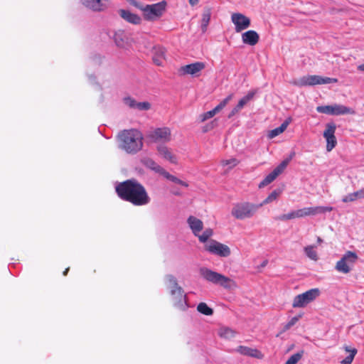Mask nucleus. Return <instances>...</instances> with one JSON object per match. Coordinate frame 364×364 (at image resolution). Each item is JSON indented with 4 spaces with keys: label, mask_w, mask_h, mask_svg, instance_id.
I'll return each instance as SVG.
<instances>
[{
    "label": "nucleus",
    "mask_w": 364,
    "mask_h": 364,
    "mask_svg": "<svg viewBox=\"0 0 364 364\" xmlns=\"http://www.w3.org/2000/svg\"><path fill=\"white\" fill-rule=\"evenodd\" d=\"M115 191L122 200L136 206L146 205L151 201L145 187L134 178L119 183Z\"/></svg>",
    "instance_id": "nucleus-1"
},
{
    "label": "nucleus",
    "mask_w": 364,
    "mask_h": 364,
    "mask_svg": "<svg viewBox=\"0 0 364 364\" xmlns=\"http://www.w3.org/2000/svg\"><path fill=\"white\" fill-rule=\"evenodd\" d=\"M118 137L121 148L128 154H136L143 147V135L137 129H124Z\"/></svg>",
    "instance_id": "nucleus-2"
},
{
    "label": "nucleus",
    "mask_w": 364,
    "mask_h": 364,
    "mask_svg": "<svg viewBox=\"0 0 364 364\" xmlns=\"http://www.w3.org/2000/svg\"><path fill=\"white\" fill-rule=\"evenodd\" d=\"M199 272L200 276L207 282L220 285L224 289H234L237 287L235 280L207 267H201Z\"/></svg>",
    "instance_id": "nucleus-3"
},
{
    "label": "nucleus",
    "mask_w": 364,
    "mask_h": 364,
    "mask_svg": "<svg viewBox=\"0 0 364 364\" xmlns=\"http://www.w3.org/2000/svg\"><path fill=\"white\" fill-rule=\"evenodd\" d=\"M167 3L161 1L156 4L144 5L141 10L143 17L145 20L154 21L160 18L165 13Z\"/></svg>",
    "instance_id": "nucleus-4"
},
{
    "label": "nucleus",
    "mask_w": 364,
    "mask_h": 364,
    "mask_svg": "<svg viewBox=\"0 0 364 364\" xmlns=\"http://www.w3.org/2000/svg\"><path fill=\"white\" fill-rule=\"evenodd\" d=\"M187 223L193 235L198 237L200 242L204 243L207 242L213 235V231L211 228L205 229L203 234L200 235V232L203 229V223L195 216H189L187 219Z\"/></svg>",
    "instance_id": "nucleus-5"
},
{
    "label": "nucleus",
    "mask_w": 364,
    "mask_h": 364,
    "mask_svg": "<svg viewBox=\"0 0 364 364\" xmlns=\"http://www.w3.org/2000/svg\"><path fill=\"white\" fill-rule=\"evenodd\" d=\"M338 82L336 78L328 77H321L319 75H306L302 77L294 80L291 84L298 87L313 86L316 85H323L329 83H336Z\"/></svg>",
    "instance_id": "nucleus-6"
},
{
    "label": "nucleus",
    "mask_w": 364,
    "mask_h": 364,
    "mask_svg": "<svg viewBox=\"0 0 364 364\" xmlns=\"http://www.w3.org/2000/svg\"><path fill=\"white\" fill-rule=\"evenodd\" d=\"M259 208L258 205L248 202L239 203L234 205L231 213L236 219L243 220L252 217Z\"/></svg>",
    "instance_id": "nucleus-7"
},
{
    "label": "nucleus",
    "mask_w": 364,
    "mask_h": 364,
    "mask_svg": "<svg viewBox=\"0 0 364 364\" xmlns=\"http://www.w3.org/2000/svg\"><path fill=\"white\" fill-rule=\"evenodd\" d=\"M320 295V290L318 288L311 289L302 294L296 295L293 300L294 308H303L309 303L314 301Z\"/></svg>",
    "instance_id": "nucleus-8"
},
{
    "label": "nucleus",
    "mask_w": 364,
    "mask_h": 364,
    "mask_svg": "<svg viewBox=\"0 0 364 364\" xmlns=\"http://www.w3.org/2000/svg\"><path fill=\"white\" fill-rule=\"evenodd\" d=\"M357 259L358 256L355 252L348 251L341 259L336 262L335 268L338 272L348 274Z\"/></svg>",
    "instance_id": "nucleus-9"
},
{
    "label": "nucleus",
    "mask_w": 364,
    "mask_h": 364,
    "mask_svg": "<svg viewBox=\"0 0 364 364\" xmlns=\"http://www.w3.org/2000/svg\"><path fill=\"white\" fill-rule=\"evenodd\" d=\"M316 111L319 113H323L326 114L331 115H343L348 114H353L354 111L342 105H325V106H318L316 107Z\"/></svg>",
    "instance_id": "nucleus-10"
},
{
    "label": "nucleus",
    "mask_w": 364,
    "mask_h": 364,
    "mask_svg": "<svg viewBox=\"0 0 364 364\" xmlns=\"http://www.w3.org/2000/svg\"><path fill=\"white\" fill-rule=\"evenodd\" d=\"M205 250L221 257H227L231 253L230 249L228 245L214 240H212L208 244L205 245Z\"/></svg>",
    "instance_id": "nucleus-11"
},
{
    "label": "nucleus",
    "mask_w": 364,
    "mask_h": 364,
    "mask_svg": "<svg viewBox=\"0 0 364 364\" xmlns=\"http://www.w3.org/2000/svg\"><path fill=\"white\" fill-rule=\"evenodd\" d=\"M231 21L237 33L248 28L251 24L250 18L241 13H233L231 15Z\"/></svg>",
    "instance_id": "nucleus-12"
},
{
    "label": "nucleus",
    "mask_w": 364,
    "mask_h": 364,
    "mask_svg": "<svg viewBox=\"0 0 364 364\" xmlns=\"http://www.w3.org/2000/svg\"><path fill=\"white\" fill-rule=\"evenodd\" d=\"M336 126L334 123H328L326 129L323 132V137L326 140V151H332L337 144V140L335 136Z\"/></svg>",
    "instance_id": "nucleus-13"
},
{
    "label": "nucleus",
    "mask_w": 364,
    "mask_h": 364,
    "mask_svg": "<svg viewBox=\"0 0 364 364\" xmlns=\"http://www.w3.org/2000/svg\"><path fill=\"white\" fill-rule=\"evenodd\" d=\"M290 160L291 158L285 159L283 161H282L278 166H277L270 173H269L260 182V183L259 184V188H263L271 183L272 181H274L277 178V177L284 171Z\"/></svg>",
    "instance_id": "nucleus-14"
},
{
    "label": "nucleus",
    "mask_w": 364,
    "mask_h": 364,
    "mask_svg": "<svg viewBox=\"0 0 364 364\" xmlns=\"http://www.w3.org/2000/svg\"><path fill=\"white\" fill-rule=\"evenodd\" d=\"M148 136L154 142H168L171 141V132L168 127H161L151 131Z\"/></svg>",
    "instance_id": "nucleus-15"
},
{
    "label": "nucleus",
    "mask_w": 364,
    "mask_h": 364,
    "mask_svg": "<svg viewBox=\"0 0 364 364\" xmlns=\"http://www.w3.org/2000/svg\"><path fill=\"white\" fill-rule=\"evenodd\" d=\"M171 295L172 302L176 308L185 310L188 307L187 297L181 287L171 290Z\"/></svg>",
    "instance_id": "nucleus-16"
},
{
    "label": "nucleus",
    "mask_w": 364,
    "mask_h": 364,
    "mask_svg": "<svg viewBox=\"0 0 364 364\" xmlns=\"http://www.w3.org/2000/svg\"><path fill=\"white\" fill-rule=\"evenodd\" d=\"M205 68L203 62H196L180 68L179 72L181 75H191L194 77H198L203 70Z\"/></svg>",
    "instance_id": "nucleus-17"
},
{
    "label": "nucleus",
    "mask_w": 364,
    "mask_h": 364,
    "mask_svg": "<svg viewBox=\"0 0 364 364\" xmlns=\"http://www.w3.org/2000/svg\"><path fill=\"white\" fill-rule=\"evenodd\" d=\"M333 208L329 206H316L308 207L299 209V217L304 218L310 215H316L318 214L325 213L326 212L332 211Z\"/></svg>",
    "instance_id": "nucleus-18"
},
{
    "label": "nucleus",
    "mask_w": 364,
    "mask_h": 364,
    "mask_svg": "<svg viewBox=\"0 0 364 364\" xmlns=\"http://www.w3.org/2000/svg\"><path fill=\"white\" fill-rule=\"evenodd\" d=\"M236 351L241 355L256 358L258 359H262L264 357V355L259 350L247 346H240L237 347Z\"/></svg>",
    "instance_id": "nucleus-19"
},
{
    "label": "nucleus",
    "mask_w": 364,
    "mask_h": 364,
    "mask_svg": "<svg viewBox=\"0 0 364 364\" xmlns=\"http://www.w3.org/2000/svg\"><path fill=\"white\" fill-rule=\"evenodd\" d=\"M242 40L245 44L255 46L258 43L259 36L255 31L250 30L242 34Z\"/></svg>",
    "instance_id": "nucleus-20"
},
{
    "label": "nucleus",
    "mask_w": 364,
    "mask_h": 364,
    "mask_svg": "<svg viewBox=\"0 0 364 364\" xmlns=\"http://www.w3.org/2000/svg\"><path fill=\"white\" fill-rule=\"evenodd\" d=\"M254 93L253 92H249L246 96L243 97L242 99H240L237 103V105L231 110V112L229 113L228 117L231 118L233 116H235L236 114H237L243 107L244 106L253 98Z\"/></svg>",
    "instance_id": "nucleus-21"
},
{
    "label": "nucleus",
    "mask_w": 364,
    "mask_h": 364,
    "mask_svg": "<svg viewBox=\"0 0 364 364\" xmlns=\"http://www.w3.org/2000/svg\"><path fill=\"white\" fill-rule=\"evenodd\" d=\"M157 150L161 157L168 161L171 164H177V158L176 155H174L171 150L167 146L163 145L159 146L157 147Z\"/></svg>",
    "instance_id": "nucleus-22"
},
{
    "label": "nucleus",
    "mask_w": 364,
    "mask_h": 364,
    "mask_svg": "<svg viewBox=\"0 0 364 364\" xmlns=\"http://www.w3.org/2000/svg\"><path fill=\"white\" fill-rule=\"evenodd\" d=\"M141 162L146 167L154 171L155 172L159 173L161 176H163L164 173L166 171L164 168H162L161 166H159L153 159L150 158H143L141 159Z\"/></svg>",
    "instance_id": "nucleus-23"
},
{
    "label": "nucleus",
    "mask_w": 364,
    "mask_h": 364,
    "mask_svg": "<svg viewBox=\"0 0 364 364\" xmlns=\"http://www.w3.org/2000/svg\"><path fill=\"white\" fill-rule=\"evenodd\" d=\"M120 16L129 23L133 24H139L141 22V18L128 10L121 9L119 10Z\"/></svg>",
    "instance_id": "nucleus-24"
},
{
    "label": "nucleus",
    "mask_w": 364,
    "mask_h": 364,
    "mask_svg": "<svg viewBox=\"0 0 364 364\" xmlns=\"http://www.w3.org/2000/svg\"><path fill=\"white\" fill-rule=\"evenodd\" d=\"M154 63L156 65H162L164 60H165V51L164 49L159 46H155L153 48V57Z\"/></svg>",
    "instance_id": "nucleus-25"
},
{
    "label": "nucleus",
    "mask_w": 364,
    "mask_h": 364,
    "mask_svg": "<svg viewBox=\"0 0 364 364\" xmlns=\"http://www.w3.org/2000/svg\"><path fill=\"white\" fill-rule=\"evenodd\" d=\"M290 122V119L285 120L279 127H277L269 132L268 136L270 139H273L275 136L283 133L287 128Z\"/></svg>",
    "instance_id": "nucleus-26"
},
{
    "label": "nucleus",
    "mask_w": 364,
    "mask_h": 364,
    "mask_svg": "<svg viewBox=\"0 0 364 364\" xmlns=\"http://www.w3.org/2000/svg\"><path fill=\"white\" fill-rule=\"evenodd\" d=\"M127 38L122 31H118L114 35V41L117 47L124 48L127 45Z\"/></svg>",
    "instance_id": "nucleus-27"
},
{
    "label": "nucleus",
    "mask_w": 364,
    "mask_h": 364,
    "mask_svg": "<svg viewBox=\"0 0 364 364\" xmlns=\"http://www.w3.org/2000/svg\"><path fill=\"white\" fill-rule=\"evenodd\" d=\"M211 16V9L209 7L205 8L202 14L201 20V28L203 32H205L207 30L208 25L210 22Z\"/></svg>",
    "instance_id": "nucleus-28"
},
{
    "label": "nucleus",
    "mask_w": 364,
    "mask_h": 364,
    "mask_svg": "<svg viewBox=\"0 0 364 364\" xmlns=\"http://www.w3.org/2000/svg\"><path fill=\"white\" fill-rule=\"evenodd\" d=\"M218 335L220 338L230 339L236 335V332L230 328L223 327L219 329Z\"/></svg>",
    "instance_id": "nucleus-29"
},
{
    "label": "nucleus",
    "mask_w": 364,
    "mask_h": 364,
    "mask_svg": "<svg viewBox=\"0 0 364 364\" xmlns=\"http://www.w3.org/2000/svg\"><path fill=\"white\" fill-rule=\"evenodd\" d=\"M282 193V190L280 189H276L274 190L260 204H259V207H262L264 205L272 203V201L277 200V198L280 196Z\"/></svg>",
    "instance_id": "nucleus-30"
},
{
    "label": "nucleus",
    "mask_w": 364,
    "mask_h": 364,
    "mask_svg": "<svg viewBox=\"0 0 364 364\" xmlns=\"http://www.w3.org/2000/svg\"><path fill=\"white\" fill-rule=\"evenodd\" d=\"M299 210H294V211H291L289 213H287V214H283V215H281L278 217L276 218L277 220H292V219H295V218H299Z\"/></svg>",
    "instance_id": "nucleus-31"
},
{
    "label": "nucleus",
    "mask_w": 364,
    "mask_h": 364,
    "mask_svg": "<svg viewBox=\"0 0 364 364\" xmlns=\"http://www.w3.org/2000/svg\"><path fill=\"white\" fill-rule=\"evenodd\" d=\"M197 310L200 314L205 316H211L213 314V310L210 307H209L207 304L204 302H200L198 304L197 306Z\"/></svg>",
    "instance_id": "nucleus-32"
},
{
    "label": "nucleus",
    "mask_w": 364,
    "mask_h": 364,
    "mask_svg": "<svg viewBox=\"0 0 364 364\" xmlns=\"http://www.w3.org/2000/svg\"><path fill=\"white\" fill-rule=\"evenodd\" d=\"M166 281L168 285V288L170 289V291L171 290L181 288V287L178 284L176 278L171 274L167 275L166 277Z\"/></svg>",
    "instance_id": "nucleus-33"
},
{
    "label": "nucleus",
    "mask_w": 364,
    "mask_h": 364,
    "mask_svg": "<svg viewBox=\"0 0 364 364\" xmlns=\"http://www.w3.org/2000/svg\"><path fill=\"white\" fill-rule=\"evenodd\" d=\"M163 176L164 178H166V179H168V180L173 182V183H178V184H179V185H181L182 186H184V187H188V184L186 182H185V181H183L182 180L178 178L177 177L170 174L166 171H165V172L164 173Z\"/></svg>",
    "instance_id": "nucleus-34"
},
{
    "label": "nucleus",
    "mask_w": 364,
    "mask_h": 364,
    "mask_svg": "<svg viewBox=\"0 0 364 364\" xmlns=\"http://www.w3.org/2000/svg\"><path fill=\"white\" fill-rule=\"evenodd\" d=\"M232 97L233 95L230 94L224 100H223L214 109H213L214 113L216 114L220 110H222L227 105V104L232 99Z\"/></svg>",
    "instance_id": "nucleus-35"
},
{
    "label": "nucleus",
    "mask_w": 364,
    "mask_h": 364,
    "mask_svg": "<svg viewBox=\"0 0 364 364\" xmlns=\"http://www.w3.org/2000/svg\"><path fill=\"white\" fill-rule=\"evenodd\" d=\"M345 350L348 352H350V355H348L345 359H343L341 362V364H351L354 359V357L357 353V350L355 348L350 350L348 346L345 347Z\"/></svg>",
    "instance_id": "nucleus-36"
},
{
    "label": "nucleus",
    "mask_w": 364,
    "mask_h": 364,
    "mask_svg": "<svg viewBox=\"0 0 364 364\" xmlns=\"http://www.w3.org/2000/svg\"><path fill=\"white\" fill-rule=\"evenodd\" d=\"M314 246L309 245L304 247V252L307 257L312 260L316 261L318 259V255L316 252L314 250Z\"/></svg>",
    "instance_id": "nucleus-37"
},
{
    "label": "nucleus",
    "mask_w": 364,
    "mask_h": 364,
    "mask_svg": "<svg viewBox=\"0 0 364 364\" xmlns=\"http://www.w3.org/2000/svg\"><path fill=\"white\" fill-rule=\"evenodd\" d=\"M239 161L235 158H232L230 159H225L221 161V165L223 166H228L229 168H232L235 167L238 164Z\"/></svg>",
    "instance_id": "nucleus-38"
},
{
    "label": "nucleus",
    "mask_w": 364,
    "mask_h": 364,
    "mask_svg": "<svg viewBox=\"0 0 364 364\" xmlns=\"http://www.w3.org/2000/svg\"><path fill=\"white\" fill-rule=\"evenodd\" d=\"M303 351L296 353L290 356L285 364H296V363L301 358Z\"/></svg>",
    "instance_id": "nucleus-39"
},
{
    "label": "nucleus",
    "mask_w": 364,
    "mask_h": 364,
    "mask_svg": "<svg viewBox=\"0 0 364 364\" xmlns=\"http://www.w3.org/2000/svg\"><path fill=\"white\" fill-rule=\"evenodd\" d=\"M215 115V114L214 113L213 109L210 110L208 112H206L205 113H203L199 116L200 122H203L206 121L207 119L213 117Z\"/></svg>",
    "instance_id": "nucleus-40"
},
{
    "label": "nucleus",
    "mask_w": 364,
    "mask_h": 364,
    "mask_svg": "<svg viewBox=\"0 0 364 364\" xmlns=\"http://www.w3.org/2000/svg\"><path fill=\"white\" fill-rule=\"evenodd\" d=\"M358 200L356 191L352 193H349L347 196H344L342 199L343 203H349L353 202Z\"/></svg>",
    "instance_id": "nucleus-41"
},
{
    "label": "nucleus",
    "mask_w": 364,
    "mask_h": 364,
    "mask_svg": "<svg viewBox=\"0 0 364 364\" xmlns=\"http://www.w3.org/2000/svg\"><path fill=\"white\" fill-rule=\"evenodd\" d=\"M151 108V105L148 102H136V107L134 109H137L139 110H149Z\"/></svg>",
    "instance_id": "nucleus-42"
},
{
    "label": "nucleus",
    "mask_w": 364,
    "mask_h": 364,
    "mask_svg": "<svg viewBox=\"0 0 364 364\" xmlns=\"http://www.w3.org/2000/svg\"><path fill=\"white\" fill-rule=\"evenodd\" d=\"M300 316H294L291 320L285 325L284 330L289 329L291 326H294L299 321Z\"/></svg>",
    "instance_id": "nucleus-43"
},
{
    "label": "nucleus",
    "mask_w": 364,
    "mask_h": 364,
    "mask_svg": "<svg viewBox=\"0 0 364 364\" xmlns=\"http://www.w3.org/2000/svg\"><path fill=\"white\" fill-rule=\"evenodd\" d=\"M124 101L127 106H129L130 108H134V109L135 108L136 102H137L136 100H134L132 97H125L124 99Z\"/></svg>",
    "instance_id": "nucleus-44"
},
{
    "label": "nucleus",
    "mask_w": 364,
    "mask_h": 364,
    "mask_svg": "<svg viewBox=\"0 0 364 364\" xmlns=\"http://www.w3.org/2000/svg\"><path fill=\"white\" fill-rule=\"evenodd\" d=\"M131 5L134 6V7L139 9V10H142L144 4L138 2L136 0H127Z\"/></svg>",
    "instance_id": "nucleus-45"
},
{
    "label": "nucleus",
    "mask_w": 364,
    "mask_h": 364,
    "mask_svg": "<svg viewBox=\"0 0 364 364\" xmlns=\"http://www.w3.org/2000/svg\"><path fill=\"white\" fill-rule=\"evenodd\" d=\"M358 199L364 198V188H362L358 191H356Z\"/></svg>",
    "instance_id": "nucleus-46"
},
{
    "label": "nucleus",
    "mask_w": 364,
    "mask_h": 364,
    "mask_svg": "<svg viewBox=\"0 0 364 364\" xmlns=\"http://www.w3.org/2000/svg\"><path fill=\"white\" fill-rule=\"evenodd\" d=\"M188 1H189V4L192 6L197 4L199 1V0H188Z\"/></svg>",
    "instance_id": "nucleus-47"
},
{
    "label": "nucleus",
    "mask_w": 364,
    "mask_h": 364,
    "mask_svg": "<svg viewBox=\"0 0 364 364\" xmlns=\"http://www.w3.org/2000/svg\"><path fill=\"white\" fill-rule=\"evenodd\" d=\"M358 70L364 72V64L359 65L358 66Z\"/></svg>",
    "instance_id": "nucleus-48"
},
{
    "label": "nucleus",
    "mask_w": 364,
    "mask_h": 364,
    "mask_svg": "<svg viewBox=\"0 0 364 364\" xmlns=\"http://www.w3.org/2000/svg\"><path fill=\"white\" fill-rule=\"evenodd\" d=\"M69 270H70V268H69V267L66 268V269L64 270V272H63V274L64 276H66V275L68 274V273Z\"/></svg>",
    "instance_id": "nucleus-49"
},
{
    "label": "nucleus",
    "mask_w": 364,
    "mask_h": 364,
    "mask_svg": "<svg viewBox=\"0 0 364 364\" xmlns=\"http://www.w3.org/2000/svg\"><path fill=\"white\" fill-rule=\"evenodd\" d=\"M213 127H210V129L212 128ZM210 129L209 127L208 126H206L204 127L203 129V132H208V130Z\"/></svg>",
    "instance_id": "nucleus-50"
},
{
    "label": "nucleus",
    "mask_w": 364,
    "mask_h": 364,
    "mask_svg": "<svg viewBox=\"0 0 364 364\" xmlns=\"http://www.w3.org/2000/svg\"><path fill=\"white\" fill-rule=\"evenodd\" d=\"M317 242H318V243H321V242H323V240H322V239H321L320 237H317Z\"/></svg>",
    "instance_id": "nucleus-51"
},
{
    "label": "nucleus",
    "mask_w": 364,
    "mask_h": 364,
    "mask_svg": "<svg viewBox=\"0 0 364 364\" xmlns=\"http://www.w3.org/2000/svg\"><path fill=\"white\" fill-rule=\"evenodd\" d=\"M173 194L174 195H179L180 193H178V191H176V192H174Z\"/></svg>",
    "instance_id": "nucleus-52"
}]
</instances>
